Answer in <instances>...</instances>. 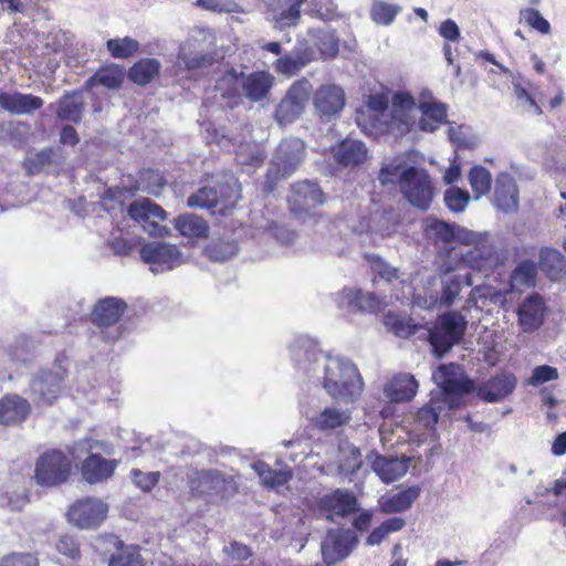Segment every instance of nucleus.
Returning <instances> with one entry per match:
<instances>
[{
  "instance_id": "obj_1",
  "label": "nucleus",
  "mask_w": 566,
  "mask_h": 566,
  "mask_svg": "<svg viewBox=\"0 0 566 566\" xmlns=\"http://www.w3.org/2000/svg\"><path fill=\"white\" fill-rule=\"evenodd\" d=\"M292 354L297 369L310 378L321 380L333 398L352 401L360 395V375L348 359L324 354L307 338L297 339L292 347Z\"/></svg>"
},
{
  "instance_id": "obj_2",
  "label": "nucleus",
  "mask_w": 566,
  "mask_h": 566,
  "mask_svg": "<svg viewBox=\"0 0 566 566\" xmlns=\"http://www.w3.org/2000/svg\"><path fill=\"white\" fill-rule=\"evenodd\" d=\"M432 379L438 389L431 391L429 403L419 409L416 418L417 422L426 429L434 428L440 417L458 408L463 398L474 390L473 382L455 364L439 366L433 371Z\"/></svg>"
},
{
  "instance_id": "obj_3",
  "label": "nucleus",
  "mask_w": 566,
  "mask_h": 566,
  "mask_svg": "<svg viewBox=\"0 0 566 566\" xmlns=\"http://www.w3.org/2000/svg\"><path fill=\"white\" fill-rule=\"evenodd\" d=\"M448 106L431 96L421 95L417 105L413 97L403 92L392 97L391 128L402 137L413 130L434 132L447 123Z\"/></svg>"
},
{
  "instance_id": "obj_4",
  "label": "nucleus",
  "mask_w": 566,
  "mask_h": 566,
  "mask_svg": "<svg viewBox=\"0 0 566 566\" xmlns=\"http://www.w3.org/2000/svg\"><path fill=\"white\" fill-rule=\"evenodd\" d=\"M464 283L467 285L472 284L469 274L464 276L444 275L440 279H432L429 282L431 289L415 294L413 304L423 310L449 307L453 305Z\"/></svg>"
},
{
  "instance_id": "obj_5",
  "label": "nucleus",
  "mask_w": 566,
  "mask_h": 566,
  "mask_svg": "<svg viewBox=\"0 0 566 566\" xmlns=\"http://www.w3.org/2000/svg\"><path fill=\"white\" fill-rule=\"evenodd\" d=\"M468 327V319L457 311L440 315L432 328L428 329V339L433 353L442 357L454 345L462 342Z\"/></svg>"
},
{
  "instance_id": "obj_6",
  "label": "nucleus",
  "mask_w": 566,
  "mask_h": 566,
  "mask_svg": "<svg viewBox=\"0 0 566 566\" xmlns=\"http://www.w3.org/2000/svg\"><path fill=\"white\" fill-rule=\"evenodd\" d=\"M474 238L464 245H472L465 253L461 254V262L475 271L488 272L502 263V258L490 239L488 233L473 232Z\"/></svg>"
},
{
  "instance_id": "obj_7",
  "label": "nucleus",
  "mask_w": 566,
  "mask_h": 566,
  "mask_svg": "<svg viewBox=\"0 0 566 566\" xmlns=\"http://www.w3.org/2000/svg\"><path fill=\"white\" fill-rule=\"evenodd\" d=\"M312 90V84L306 78L298 80L292 84L274 113V118L280 126L291 124L302 115Z\"/></svg>"
},
{
  "instance_id": "obj_8",
  "label": "nucleus",
  "mask_w": 566,
  "mask_h": 566,
  "mask_svg": "<svg viewBox=\"0 0 566 566\" xmlns=\"http://www.w3.org/2000/svg\"><path fill=\"white\" fill-rule=\"evenodd\" d=\"M400 190L408 202L420 210H427L433 199V187L424 169L407 168Z\"/></svg>"
},
{
  "instance_id": "obj_9",
  "label": "nucleus",
  "mask_w": 566,
  "mask_h": 566,
  "mask_svg": "<svg viewBox=\"0 0 566 566\" xmlns=\"http://www.w3.org/2000/svg\"><path fill=\"white\" fill-rule=\"evenodd\" d=\"M88 455L82 464V474L91 484L101 483L111 479L118 465V461L108 460L99 452L111 454V448L101 441H87Z\"/></svg>"
},
{
  "instance_id": "obj_10",
  "label": "nucleus",
  "mask_w": 566,
  "mask_h": 566,
  "mask_svg": "<svg viewBox=\"0 0 566 566\" xmlns=\"http://www.w3.org/2000/svg\"><path fill=\"white\" fill-rule=\"evenodd\" d=\"M239 199V189L232 178L218 187H202L188 198L187 205L190 208H213L222 205V209L233 207Z\"/></svg>"
},
{
  "instance_id": "obj_11",
  "label": "nucleus",
  "mask_w": 566,
  "mask_h": 566,
  "mask_svg": "<svg viewBox=\"0 0 566 566\" xmlns=\"http://www.w3.org/2000/svg\"><path fill=\"white\" fill-rule=\"evenodd\" d=\"M190 489L198 495L223 500L237 492V483L232 476L218 470H207L196 473V478L190 482Z\"/></svg>"
},
{
  "instance_id": "obj_12",
  "label": "nucleus",
  "mask_w": 566,
  "mask_h": 566,
  "mask_svg": "<svg viewBox=\"0 0 566 566\" xmlns=\"http://www.w3.org/2000/svg\"><path fill=\"white\" fill-rule=\"evenodd\" d=\"M71 473V462L61 451L42 454L35 467V479L41 485L54 486L65 482Z\"/></svg>"
},
{
  "instance_id": "obj_13",
  "label": "nucleus",
  "mask_w": 566,
  "mask_h": 566,
  "mask_svg": "<svg viewBox=\"0 0 566 566\" xmlns=\"http://www.w3.org/2000/svg\"><path fill=\"white\" fill-rule=\"evenodd\" d=\"M304 143L300 138L283 140L272 159V167L269 169L270 180L289 177L301 164L304 157Z\"/></svg>"
},
{
  "instance_id": "obj_14",
  "label": "nucleus",
  "mask_w": 566,
  "mask_h": 566,
  "mask_svg": "<svg viewBox=\"0 0 566 566\" xmlns=\"http://www.w3.org/2000/svg\"><path fill=\"white\" fill-rule=\"evenodd\" d=\"M424 232L434 245L448 253L454 249L455 243L463 244V242H470L474 238L473 231L433 218L426 220Z\"/></svg>"
},
{
  "instance_id": "obj_15",
  "label": "nucleus",
  "mask_w": 566,
  "mask_h": 566,
  "mask_svg": "<svg viewBox=\"0 0 566 566\" xmlns=\"http://www.w3.org/2000/svg\"><path fill=\"white\" fill-rule=\"evenodd\" d=\"M206 36L205 30H197L180 43L176 65L182 70H198L212 64L213 56L206 52L202 40Z\"/></svg>"
},
{
  "instance_id": "obj_16",
  "label": "nucleus",
  "mask_w": 566,
  "mask_h": 566,
  "mask_svg": "<svg viewBox=\"0 0 566 566\" xmlns=\"http://www.w3.org/2000/svg\"><path fill=\"white\" fill-rule=\"evenodd\" d=\"M108 505L99 499L85 497L76 501L67 511V520L80 528L98 527L106 518Z\"/></svg>"
},
{
  "instance_id": "obj_17",
  "label": "nucleus",
  "mask_w": 566,
  "mask_h": 566,
  "mask_svg": "<svg viewBox=\"0 0 566 566\" xmlns=\"http://www.w3.org/2000/svg\"><path fill=\"white\" fill-rule=\"evenodd\" d=\"M129 217L150 235L166 233V211L148 198L135 200L128 208Z\"/></svg>"
},
{
  "instance_id": "obj_18",
  "label": "nucleus",
  "mask_w": 566,
  "mask_h": 566,
  "mask_svg": "<svg viewBox=\"0 0 566 566\" xmlns=\"http://www.w3.org/2000/svg\"><path fill=\"white\" fill-rule=\"evenodd\" d=\"M140 258L151 265V271L172 270L185 262V258L175 244L151 242L140 249Z\"/></svg>"
},
{
  "instance_id": "obj_19",
  "label": "nucleus",
  "mask_w": 566,
  "mask_h": 566,
  "mask_svg": "<svg viewBox=\"0 0 566 566\" xmlns=\"http://www.w3.org/2000/svg\"><path fill=\"white\" fill-rule=\"evenodd\" d=\"M307 0H266L265 19L283 30L296 27L301 20V8Z\"/></svg>"
},
{
  "instance_id": "obj_20",
  "label": "nucleus",
  "mask_w": 566,
  "mask_h": 566,
  "mask_svg": "<svg viewBox=\"0 0 566 566\" xmlns=\"http://www.w3.org/2000/svg\"><path fill=\"white\" fill-rule=\"evenodd\" d=\"M358 502L355 494L348 490L336 489L324 494L316 502L317 511L328 520L334 516L345 517L357 510Z\"/></svg>"
},
{
  "instance_id": "obj_21",
  "label": "nucleus",
  "mask_w": 566,
  "mask_h": 566,
  "mask_svg": "<svg viewBox=\"0 0 566 566\" xmlns=\"http://www.w3.org/2000/svg\"><path fill=\"white\" fill-rule=\"evenodd\" d=\"M325 201V196L316 182L310 180L297 181L292 185L289 205L291 211L301 214L307 212Z\"/></svg>"
},
{
  "instance_id": "obj_22",
  "label": "nucleus",
  "mask_w": 566,
  "mask_h": 566,
  "mask_svg": "<svg viewBox=\"0 0 566 566\" xmlns=\"http://www.w3.org/2000/svg\"><path fill=\"white\" fill-rule=\"evenodd\" d=\"M335 302L339 308H344L349 313L379 311L385 302L371 292L364 293L355 287H344L335 296Z\"/></svg>"
},
{
  "instance_id": "obj_23",
  "label": "nucleus",
  "mask_w": 566,
  "mask_h": 566,
  "mask_svg": "<svg viewBox=\"0 0 566 566\" xmlns=\"http://www.w3.org/2000/svg\"><path fill=\"white\" fill-rule=\"evenodd\" d=\"M546 314L544 298L538 293L526 296L517 307L518 325L525 333L538 329Z\"/></svg>"
},
{
  "instance_id": "obj_24",
  "label": "nucleus",
  "mask_w": 566,
  "mask_h": 566,
  "mask_svg": "<svg viewBox=\"0 0 566 566\" xmlns=\"http://www.w3.org/2000/svg\"><path fill=\"white\" fill-rule=\"evenodd\" d=\"M62 371L44 370L36 375L31 381L30 388L34 400L39 403H52L61 392Z\"/></svg>"
},
{
  "instance_id": "obj_25",
  "label": "nucleus",
  "mask_w": 566,
  "mask_h": 566,
  "mask_svg": "<svg viewBox=\"0 0 566 566\" xmlns=\"http://www.w3.org/2000/svg\"><path fill=\"white\" fill-rule=\"evenodd\" d=\"M313 103L321 116L331 117L343 109L345 105V92L336 84L322 85L315 91Z\"/></svg>"
},
{
  "instance_id": "obj_26",
  "label": "nucleus",
  "mask_w": 566,
  "mask_h": 566,
  "mask_svg": "<svg viewBox=\"0 0 566 566\" xmlns=\"http://www.w3.org/2000/svg\"><path fill=\"white\" fill-rule=\"evenodd\" d=\"M353 548L349 532L342 530L329 531L322 542V555L327 565L335 564L347 557Z\"/></svg>"
},
{
  "instance_id": "obj_27",
  "label": "nucleus",
  "mask_w": 566,
  "mask_h": 566,
  "mask_svg": "<svg viewBox=\"0 0 566 566\" xmlns=\"http://www.w3.org/2000/svg\"><path fill=\"white\" fill-rule=\"evenodd\" d=\"M99 539L115 549L111 554L108 566H145L144 558L137 546L125 545L115 535H105Z\"/></svg>"
},
{
  "instance_id": "obj_28",
  "label": "nucleus",
  "mask_w": 566,
  "mask_h": 566,
  "mask_svg": "<svg viewBox=\"0 0 566 566\" xmlns=\"http://www.w3.org/2000/svg\"><path fill=\"white\" fill-rule=\"evenodd\" d=\"M516 384L513 374L503 373L482 384L478 388V396L485 402H499L514 391Z\"/></svg>"
},
{
  "instance_id": "obj_29",
  "label": "nucleus",
  "mask_w": 566,
  "mask_h": 566,
  "mask_svg": "<svg viewBox=\"0 0 566 566\" xmlns=\"http://www.w3.org/2000/svg\"><path fill=\"white\" fill-rule=\"evenodd\" d=\"M31 411L30 403L19 395H7L0 399V424L17 426L23 422Z\"/></svg>"
},
{
  "instance_id": "obj_30",
  "label": "nucleus",
  "mask_w": 566,
  "mask_h": 566,
  "mask_svg": "<svg viewBox=\"0 0 566 566\" xmlns=\"http://www.w3.org/2000/svg\"><path fill=\"white\" fill-rule=\"evenodd\" d=\"M126 307V303L120 298L113 296L102 298L92 311V322L97 326L114 325L119 321Z\"/></svg>"
},
{
  "instance_id": "obj_31",
  "label": "nucleus",
  "mask_w": 566,
  "mask_h": 566,
  "mask_svg": "<svg viewBox=\"0 0 566 566\" xmlns=\"http://www.w3.org/2000/svg\"><path fill=\"white\" fill-rule=\"evenodd\" d=\"M495 205L504 211L511 212L518 206V189L514 178L507 172H501L495 180Z\"/></svg>"
},
{
  "instance_id": "obj_32",
  "label": "nucleus",
  "mask_w": 566,
  "mask_h": 566,
  "mask_svg": "<svg viewBox=\"0 0 566 566\" xmlns=\"http://www.w3.org/2000/svg\"><path fill=\"white\" fill-rule=\"evenodd\" d=\"M42 106V98L32 94H22L18 92L0 94V107L11 114H31Z\"/></svg>"
},
{
  "instance_id": "obj_33",
  "label": "nucleus",
  "mask_w": 566,
  "mask_h": 566,
  "mask_svg": "<svg viewBox=\"0 0 566 566\" xmlns=\"http://www.w3.org/2000/svg\"><path fill=\"white\" fill-rule=\"evenodd\" d=\"M410 459L376 455L371 469L384 483H391L402 478L409 468Z\"/></svg>"
},
{
  "instance_id": "obj_34",
  "label": "nucleus",
  "mask_w": 566,
  "mask_h": 566,
  "mask_svg": "<svg viewBox=\"0 0 566 566\" xmlns=\"http://www.w3.org/2000/svg\"><path fill=\"white\" fill-rule=\"evenodd\" d=\"M336 163L344 167H355L363 164L367 158V147L360 140L345 139L334 149Z\"/></svg>"
},
{
  "instance_id": "obj_35",
  "label": "nucleus",
  "mask_w": 566,
  "mask_h": 566,
  "mask_svg": "<svg viewBox=\"0 0 566 566\" xmlns=\"http://www.w3.org/2000/svg\"><path fill=\"white\" fill-rule=\"evenodd\" d=\"M418 381L410 374L395 376L385 387V395L395 402L411 400L418 390Z\"/></svg>"
},
{
  "instance_id": "obj_36",
  "label": "nucleus",
  "mask_w": 566,
  "mask_h": 566,
  "mask_svg": "<svg viewBox=\"0 0 566 566\" xmlns=\"http://www.w3.org/2000/svg\"><path fill=\"white\" fill-rule=\"evenodd\" d=\"M363 460L360 450L343 442L338 447L337 472L344 479L352 481V476L361 468Z\"/></svg>"
},
{
  "instance_id": "obj_37",
  "label": "nucleus",
  "mask_w": 566,
  "mask_h": 566,
  "mask_svg": "<svg viewBox=\"0 0 566 566\" xmlns=\"http://www.w3.org/2000/svg\"><path fill=\"white\" fill-rule=\"evenodd\" d=\"M272 84L273 76L268 72H254L247 76L243 74L242 95L251 101H261L268 95Z\"/></svg>"
},
{
  "instance_id": "obj_38",
  "label": "nucleus",
  "mask_w": 566,
  "mask_h": 566,
  "mask_svg": "<svg viewBox=\"0 0 566 566\" xmlns=\"http://www.w3.org/2000/svg\"><path fill=\"white\" fill-rule=\"evenodd\" d=\"M419 495L420 489L410 486L396 494L381 496L378 501L379 510L385 514L402 512L409 509Z\"/></svg>"
},
{
  "instance_id": "obj_39",
  "label": "nucleus",
  "mask_w": 566,
  "mask_h": 566,
  "mask_svg": "<svg viewBox=\"0 0 566 566\" xmlns=\"http://www.w3.org/2000/svg\"><path fill=\"white\" fill-rule=\"evenodd\" d=\"M367 108L370 113V118L374 119V126L382 132H388L395 135L391 128V113L392 107L388 108V99L380 94L370 95L367 102Z\"/></svg>"
},
{
  "instance_id": "obj_40",
  "label": "nucleus",
  "mask_w": 566,
  "mask_h": 566,
  "mask_svg": "<svg viewBox=\"0 0 566 566\" xmlns=\"http://www.w3.org/2000/svg\"><path fill=\"white\" fill-rule=\"evenodd\" d=\"M175 228L189 239H203L209 234L206 220L195 214H182L175 219Z\"/></svg>"
},
{
  "instance_id": "obj_41",
  "label": "nucleus",
  "mask_w": 566,
  "mask_h": 566,
  "mask_svg": "<svg viewBox=\"0 0 566 566\" xmlns=\"http://www.w3.org/2000/svg\"><path fill=\"white\" fill-rule=\"evenodd\" d=\"M124 70L120 66L111 64L101 67L93 76L86 81V85L88 87L102 85L109 90H117L120 87L124 81Z\"/></svg>"
},
{
  "instance_id": "obj_42",
  "label": "nucleus",
  "mask_w": 566,
  "mask_h": 566,
  "mask_svg": "<svg viewBox=\"0 0 566 566\" xmlns=\"http://www.w3.org/2000/svg\"><path fill=\"white\" fill-rule=\"evenodd\" d=\"M349 420L348 411L335 407L325 408L311 419L313 426L319 430H333L348 423Z\"/></svg>"
},
{
  "instance_id": "obj_43",
  "label": "nucleus",
  "mask_w": 566,
  "mask_h": 566,
  "mask_svg": "<svg viewBox=\"0 0 566 566\" xmlns=\"http://www.w3.org/2000/svg\"><path fill=\"white\" fill-rule=\"evenodd\" d=\"M161 64L158 60L145 57L130 67L128 76L138 85H147L159 74Z\"/></svg>"
},
{
  "instance_id": "obj_44",
  "label": "nucleus",
  "mask_w": 566,
  "mask_h": 566,
  "mask_svg": "<svg viewBox=\"0 0 566 566\" xmlns=\"http://www.w3.org/2000/svg\"><path fill=\"white\" fill-rule=\"evenodd\" d=\"M255 473L259 475L262 484L266 488H279L286 484L292 478L290 469L273 470L269 464L258 461L252 465Z\"/></svg>"
},
{
  "instance_id": "obj_45",
  "label": "nucleus",
  "mask_w": 566,
  "mask_h": 566,
  "mask_svg": "<svg viewBox=\"0 0 566 566\" xmlns=\"http://www.w3.org/2000/svg\"><path fill=\"white\" fill-rule=\"evenodd\" d=\"M312 60V52L305 50L303 52L295 50L291 54H286L275 62V71L283 75H294L301 71Z\"/></svg>"
},
{
  "instance_id": "obj_46",
  "label": "nucleus",
  "mask_w": 566,
  "mask_h": 566,
  "mask_svg": "<svg viewBox=\"0 0 566 566\" xmlns=\"http://www.w3.org/2000/svg\"><path fill=\"white\" fill-rule=\"evenodd\" d=\"M539 265L554 280L566 271V259L556 249L545 248L539 253Z\"/></svg>"
},
{
  "instance_id": "obj_47",
  "label": "nucleus",
  "mask_w": 566,
  "mask_h": 566,
  "mask_svg": "<svg viewBox=\"0 0 566 566\" xmlns=\"http://www.w3.org/2000/svg\"><path fill=\"white\" fill-rule=\"evenodd\" d=\"M402 8L399 4L389 3L384 0H373L369 15L374 23L388 27L394 23Z\"/></svg>"
},
{
  "instance_id": "obj_48",
  "label": "nucleus",
  "mask_w": 566,
  "mask_h": 566,
  "mask_svg": "<svg viewBox=\"0 0 566 566\" xmlns=\"http://www.w3.org/2000/svg\"><path fill=\"white\" fill-rule=\"evenodd\" d=\"M83 97L78 93H72L64 95L57 108V116L67 122L80 120L83 112Z\"/></svg>"
},
{
  "instance_id": "obj_49",
  "label": "nucleus",
  "mask_w": 566,
  "mask_h": 566,
  "mask_svg": "<svg viewBox=\"0 0 566 566\" xmlns=\"http://www.w3.org/2000/svg\"><path fill=\"white\" fill-rule=\"evenodd\" d=\"M537 268L533 261L520 263L511 274V286L513 290L521 291L524 287L535 285Z\"/></svg>"
},
{
  "instance_id": "obj_50",
  "label": "nucleus",
  "mask_w": 566,
  "mask_h": 566,
  "mask_svg": "<svg viewBox=\"0 0 566 566\" xmlns=\"http://www.w3.org/2000/svg\"><path fill=\"white\" fill-rule=\"evenodd\" d=\"M243 82V73H238L234 70H229L222 74L218 80L216 90L222 97L241 96Z\"/></svg>"
},
{
  "instance_id": "obj_51",
  "label": "nucleus",
  "mask_w": 566,
  "mask_h": 566,
  "mask_svg": "<svg viewBox=\"0 0 566 566\" xmlns=\"http://www.w3.org/2000/svg\"><path fill=\"white\" fill-rule=\"evenodd\" d=\"M307 34L321 54L326 56H335L337 54L338 42L333 32L324 29H310Z\"/></svg>"
},
{
  "instance_id": "obj_52",
  "label": "nucleus",
  "mask_w": 566,
  "mask_h": 566,
  "mask_svg": "<svg viewBox=\"0 0 566 566\" xmlns=\"http://www.w3.org/2000/svg\"><path fill=\"white\" fill-rule=\"evenodd\" d=\"M469 182L475 199H479L490 192L492 175L486 168L482 166H474L469 172Z\"/></svg>"
},
{
  "instance_id": "obj_53",
  "label": "nucleus",
  "mask_w": 566,
  "mask_h": 566,
  "mask_svg": "<svg viewBox=\"0 0 566 566\" xmlns=\"http://www.w3.org/2000/svg\"><path fill=\"white\" fill-rule=\"evenodd\" d=\"M107 50L115 59H128L139 50V42L133 38L111 39L106 43Z\"/></svg>"
},
{
  "instance_id": "obj_54",
  "label": "nucleus",
  "mask_w": 566,
  "mask_h": 566,
  "mask_svg": "<svg viewBox=\"0 0 566 566\" xmlns=\"http://www.w3.org/2000/svg\"><path fill=\"white\" fill-rule=\"evenodd\" d=\"M385 326L394 332L398 337L407 338L417 331V325L405 316L388 313L384 318Z\"/></svg>"
},
{
  "instance_id": "obj_55",
  "label": "nucleus",
  "mask_w": 566,
  "mask_h": 566,
  "mask_svg": "<svg viewBox=\"0 0 566 566\" xmlns=\"http://www.w3.org/2000/svg\"><path fill=\"white\" fill-rule=\"evenodd\" d=\"M407 168L402 159H395L380 169L378 179L384 186L399 182L401 187L402 175L407 171Z\"/></svg>"
},
{
  "instance_id": "obj_56",
  "label": "nucleus",
  "mask_w": 566,
  "mask_h": 566,
  "mask_svg": "<svg viewBox=\"0 0 566 566\" xmlns=\"http://www.w3.org/2000/svg\"><path fill=\"white\" fill-rule=\"evenodd\" d=\"M52 151L50 149H43L40 151H29L23 166L30 175L40 172L45 166L51 163Z\"/></svg>"
},
{
  "instance_id": "obj_57",
  "label": "nucleus",
  "mask_w": 566,
  "mask_h": 566,
  "mask_svg": "<svg viewBox=\"0 0 566 566\" xmlns=\"http://www.w3.org/2000/svg\"><path fill=\"white\" fill-rule=\"evenodd\" d=\"M449 139L458 147L473 148L476 145V138L471 134L470 128L464 125H451L448 129Z\"/></svg>"
},
{
  "instance_id": "obj_58",
  "label": "nucleus",
  "mask_w": 566,
  "mask_h": 566,
  "mask_svg": "<svg viewBox=\"0 0 566 566\" xmlns=\"http://www.w3.org/2000/svg\"><path fill=\"white\" fill-rule=\"evenodd\" d=\"M235 159L240 165H259L264 154L256 145L241 144L235 151Z\"/></svg>"
},
{
  "instance_id": "obj_59",
  "label": "nucleus",
  "mask_w": 566,
  "mask_h": 566,
  "mask_svg": "<svg viewBox=\"0 0 566 566\" xmlns=\"http://www.w3.org/2000/svg\"><path fill=\"white\" fill-rule=\"evenodd\" d=\"M470 201L468 191L457 187L449 188L444 192V202L453 212H462Z\"/></svg>"
},
{
  "instance_id": "obj_60",
  "label": "nucleus",
  "mask_w": 566,
  "mask_h": 566,
  "mask_svg": "<svg viewBox=\"0 0 566 566\" xmlns=\"http://www.w3.org/2000/svg\"><path fill=\"white\" fill-rule=\"evenodd\" d=\"M521 20L525 21L531 28L546 34L551 30V25L546 19L542 17L538 10L526 8L520 11Z\"/></svg>"
},
{
  "instance_id": "obj_61",
  "label": "nucleus",
  "mask_w": 566,
  "mask_h": 566,
  "mask_svg": "<svg viewBox=\"0 0 566 566\" xmlns=\"http://www.w3.org/2000/svg\"><path fill=\"white\" fill-rule=\"evenodd\" d=\"M206 253L213 261H227L237 253V247L229 242L212 243L207 248Z\"/></svg>"
},
{
  "instance_id": "obj_62",
  "label": "nucleus",
  "mask_w": 566,
  "mask_h": 566,
  "mask_svg": "<svg viewBox=\"0 0 566 566\" xmlns=\"http://www.w3.org/2000/svg\"><path fill=\"white\" fill-rule=\"evenodd\" d=\"M315 12L316 17L323 21H334L343 17L335 0H318Z\"/></svg>"
},
{
  "instance_id": "obj_63",
  "label": "nucleus",
  "mask_w": 566,
  "mask_h": 566,
  "mask_svg": "<svg viewBox=\"0 0 566 566\" xmlns=\"http://www.w3.org/2000/svg\"><path fill=\"white\" fill-rule=\"evenodd\" d=\"M558 378V370L555 367L548 365L537 366L533 369L532 376L528 379V385L537 387L551 380Z\"/></svg>"
},
{
  "instance_id": "obj_64",
  "label": "nucleus",
  "mask_w": 566,
  "mask_h": 566,
  "mask_svg": "<svg viewBox=\"0 0 566 566\" xmlns=\"http://www.w3.org/2000/svg\"><path fill=\"white\" fill-rule=\"evenodd\" d=\"M130 474L135 485L145 492L150 491L160 478L159 472H143L138 469L132 470Z\"/></svg>"
}]
</instances>
